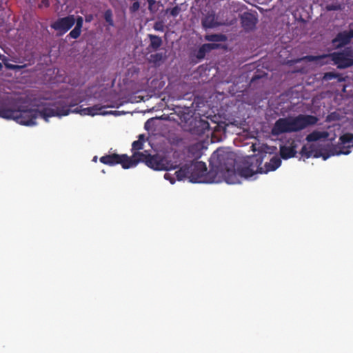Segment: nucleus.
Listing matches in <instances>:
<instances>
[{"label":"nucleus","mask_w":353,"mask_h":353,"mask_svg":"<svg viewBox=\"0 0 353 353\" xmlns=\"http://www.w3.org/2000/svg\"><path fill=\"white\" fill-rule=\"evenodd\" d=\"M263 155L257 154L250 157L236 171L234 154L223 150H216L212 156V168L206 172V165L201 161L194 162L188 166L183 167L175 172L178 180L188 179L193 183H219L225 181L229 184L241 182L242 177L249 178L257 173H267L274 171L281 165L279 157H272L265 168L261 167Z\"/></svg>","instance_id":"1"},{"label":"nucleus","mask_w":353,"mask_h":353,"mask_svg":"<svg viewBox=\"0 0 353 353\" xmlns=\"http://www.w3.org/2000/svg\"><path fill=\"white\" fill-rule=\"evenodd\" d=\"M69 114V110H59L58 106L43 103L23 105L17 110L9 109V113L4 114V119H12L19 124L32 125L36 124L39 116L46 121L51 117H61Z\"/></svg>","instance_id":"2"},{"label":"nucleus","mask_w":353,"mask_h":353,"mask_svg":"<svg viewBox=\"0 0 353 353\" xmlns=\"http://www.w3.org/2000/svg\"><path fill=\"white\" fill-rule=\"evenodd\" d=\"M139 161H145L146 165L156 170H168L172 169V165L161 156H148L143 152L134 153L132 158L126 155H114L103 157L101 161L105 164L121 163L124 169L135 166Z\"/></svg>","instance_id":"3"},{"label":"nucleus","mask_w":353,"mask_h":353,"mask_svg":"<svg viewBox=\"0 0 353 353\" xmlns=\"http://www.w3.org/2000/svg\"><path fill=\"white\" fill-rule=\"evenodd\" d=\"M317 119L313 116H299L295 118L281 119L272 128L273 134L297 131L316 123Z\"/></svg>","instance_id":"4"},{"label":"nucleus","mask_w":353,"mask_h":353,"mask_svg":"<svg viewBox=\"0 0 353 353\" xmlns=\"http://www.w3.org/2000/svg\"><path fill=\"white\" fill-rule=\"evenodd\" d=\"M74 23L76 26L69 35L73 39H77L80 36L83 26V18L81 17L69 15L60 18L54 22L51 26L57 32L58 34L62 35L68 31Z\"/></svg>","instance_id":"5"},{"label":"nucleus","mask_w":353,"mask_h":353,"mask_svg":"<svg viewBox=\"0 0 353 353\" xmlns=\"http://www.w3.org/2000/svg\"><path fill=\"white\" fill-rule=\"evenodd\" d=\"M308 59L320 65L333 61L338 68H344L353 64V51L347 49L341 53H334L323 57H311Z\"/></svg>","instance_id":"6"},{"label":"nucleus","mask_w":353,"mask_h":353,"mask_svg":"<svg viewBox=\"0 0 353 353\" xmlns=\"http://www.w3.org/2000/svg\"><path fill=\"white\" fill-rule=\"evenodd\" d=\"M117 105L116 104H108V105H100L97 104L91 107L88 108H77L73 110H69V113L70 112L79 114L81 116H91L94 117L97 115H102L105 116L108 114H112L114 116H119L121 114V112L119 111H107L105 109L108 108H116ZM64 109L70 110L69 107L63 106V107H58L59 110H63Z\"/></svg>","instance_id":"7"},{"label":"nucleus","mask_w":353,"mask_h":353,"mask_svg":"<svg viewBox=\"0 0 353 353\" xmlns=\"http://www.w3.org/2000/svg\"><path fill=\"white\" fill-rule=\"evenodd\" d=\"M327 133L325 132H319L315 131L312 133L310 134L307 137V141L309 142L307 145H304L301 153L303 156H305L307 158L309 157H321L323 154L321 152L318 151L314 149L313 144L310 143L313 141H316L321 139H325L327 137Z\"/></svg>","instance_id":"8"},{"label":"nucleus","mask_w":353,"mask_h":353,"mask_svg":"<svg viewBox=\"0 0 353 353\" xmlns=\"http://www.w3.org/2000/svg\"><path fill=\"white\" fill-rule=\"evenodd\" d=\"M352 37L353 30H350L340 33L333 41L336 46L339 47L347 43Z\"/></svg>","instance_id":"9"},{"label":"nucleus","mask_w":353,"mask_h":353,"mask_svg":"<svg viewBox=\"0 0 353 353\" xmlns=\"http://www.w3.org/2000/svg\"><path fill=\"white\" fill-rule=\"evenodd\" d=\"M256 18L250 13H244L241 17L242 24L246 29L253 28L256 24Z\"/></svg>","instance_id":"10"},{"label":"nucleus","mask_w":353,"mask_h":353,"mask_svg":"<svg viewBox=\"0 0 353 353\" xmlns=\"http://www.w3.org/2000/svg\"><path fill=\"white\" fill-rule=\"evenodd\" d=\"M340 148H349L353 146V134L347 133L340 137Z\"/></svg>","instance_id":"11"},{"label":"nucleus","mask_w":353,"mask_h":353,"mask_svg":"<svg viewBox=\"0 0 353 353\" xmlns=\"http://www.w3.org/2000/svg\"><path fill=\"white\" fill-rule=\"evenodd\" d=\"M295 153L296 151L294 150V146L293 145H285L281 148V154L282 157L284 159H288L294 157Z\"/></svg>","instance_id":"12"},{"label":"nucleus","mask_w":353,"mask_h":353,"mask_svg":"<svg viewBox=\"0 0 353 353\" xmlns=\"http://www.w3.org/2000/svg\"><path fill=\"white\" fill-rule=\"evenodd\" d=\"M145 142V137L143 135H140L139 140L135 141L132 143V149L134 150H139L143 148V143Z\"/></svg>","instance_id":"13"},{"label":"nucleus","mask_w":353,"mask_h":353,"mask_svg":"<svg viewBox=\"0 0 353 353\" xmlns=\"http://www.w3.org/2000/svg\"><path fill=\"white\" fill-rule=\"evenodd\" d=\"M216 48V45L214 43H207L202 46L200 48V53H205Z\"/></svg>","instance_id":"14"},{"label":"nucleus","mask_w":353,"mask_h":353,"mask_svg":"<svg viewBox=\"0 0 353 353\" xmlns=\"http://www.w3.org/2000/svg\"><path fill=\"white\" fill-rule=\"evenodd\" d=\"M105 21L109 23L110 26H113V21L112 19V13L110 11H106L105 13Z\"/></svg>","instance_id":"15"},{"label":"nucleus","mask_w":353,"mask_h":353,"mask_svg":"<svg viewBox=\"0 0 353 353\" xmlns=\"http://www.w3.org/2000/svg\"><path fill=\"white\" fill-rule=\"evenodd\" d=\"M5 65L7 68L12 70H19L23 67V65H13L7 63H5Z\"/></svg>","instance_id":"16"},{"label":"nucleus","mask_w":353,"mask_h":353,"mask_svg":"<svg viewBox=\"0 0 353 353\" xmlns=\"http://www.w3.org/2000/svg\"><path fill=\"white\" fill-rule=\"evenodd\" d=\"M139 8H140V4H139V1H135L132 4V6L130 7V10L132 12H136L139 9Z\"/></svg>","instance_id":"17"},{"label":"nucleus","mask_w":353,"mask_h":353,"mask_svg":"<svg viewBox=\"0 0 353 353\" xmlns=\"http://www.w3.org/2000/svg\"><path fill=\"white\" fill-rule=\"evenodd\" d=\"M9 113V109H6L0 106V117L4 118V114Z\"/></svg>","instance_id":"18"},{"label":"nucleus","mask_w":353,"mask_h":353,"mask_svg":"<svg viewBox=\"0 0 353 353\" xmlns=\"http://www.w3.org/2000/svg\"><path fill=\"white\" fill-rule=\"evenodd\" d=\"M161 41L158 37H154L152 41V46L158 47L160 46Z\"/></svg>","instance_id":"19"},{"label":"nucleus","mask_w":353,"mask_h":353,"mask_svg":"<svg viewBox=\"0 0 353 353\" xmlns=\"http://www.w3.org/2000/svg\"><path fill=\"white\" fill-rule=\"evenodd\" d=\"M203 23L205 27L210 28L213 26V24L211 23V21H208V19H205Z\"/></svg>","instance_id":"20"},{"label":"nucleus","mask_w":353,"mask_h":353,"mask_svg":"<svg viewBox=\"0 0 353 353\" xmlns=\"http://www.w3.org/2000/svg\"><path fill=\"white\" fill-rule=\"evenodd\" d=\"M164 178H165V179H167V180H169V181H170V183H174V180H173V179L171 177L170 174H169V173H166V174H165V175H164Z\"/></svg>","instance_id":"21"},{"label":"nucleus","mask_w":353,"mask_h":353,"mask_svg":"<svg viewBox=\"0 0 353 353\" xmlns=\"http://www.w3.org/2000/svg\"><path fill=\"white\" fill-rule=\"evenodd\" d=\"M179 13V9L177 8H174L171 10V14L173 16H176Z\"/></svg>","instance_id":"22"},{"label":"nucleus","mask_w":353,"mask_h":353,"mask_svg":"<svg viewBox=\"0 0 353 353\" xmlns=\"http://www.w3.org/2000/svg\"><path fill=\"white\" fill-rule=\"evenodd\" d=\"M349 153H350V151L348 150H341L337 152L338 154H347Z\"/></svg>","instance_id":"23"},{"label":"nucleus","mask_w":353,"mask_h":353,"mask_svg":"<svg viewBox=\"0 0 353 353\" xmlns=\"http://www.w3.org/2000/svg\"><path fill=\"white\" fill-rule=\"evenodd\" d=\"M332 77V74H330V73H328V74H325V76H324V79H331Z\"/></svg>","instance_id":"24"},{"label":"nucleus","mask_w":353,"mask_h":353,"mask_svg":"<svg viewBox=\"0 0 353 353\" xmlns=\"http://www.w3.org/2000/svg\"><path fill=\"white\" fill-rule=\"evenodd\" d=\"M148 3H149V8L151 9L152 6H153V4L154 3V1L148 0Z\"/></svg>","instance_id":"25"},{"label":"nucleus","mask_w":353,"mask_h":353,"mask_svg":"<svg viewBox=\"0 0 353 353\" xmlns=\"http://www.w3.org/2000/svg\"><path fill=\"white\" fill-rule=\"evenodd\" d=\"M92 16H91V15H90V16H88V17H86V18H85V21H90L92 20Z\"/></svg>","instance_id":"26"},{"label":"nucleus","mask_w":353,"mask_h":353,"mask_svg":"<svg viewBox=\"0 0 353 353\" xmlns=\"http://www.w3.org/2000/svg\"><path fill=\"white\" fill-rule=\"evenodd\" d=\"M2 59L1 55L0 54V60ZM2 68V64L0 63V70Z\"/></svg>","instance_id":"27"},{"label":"nucleus","mask_w":353,"mask_h":353,"mask_svg":"<svg viewBox=\"0 0 353 353\" xmlns=\"http://www.w3.org/2000/svg\"><path fill=\"white\" fill-rule=\"evenodd\" d=\"M43 3H45V5H46V6H48V1H46V0H45V1H43Z\"/></svg>","instance_id":"28"},{"label":"nucleus","mask_w":353,"mask_h":353,"mask_svg":"<svg viewBox=\"0 0 353 353\" xmlns=\"http://www.w3.org/2000/svg\"><path fill=\"white\" fill-rule=\"evenodd\" d=\"M326 159H327V157L323 156V159H324V160H326Z\"/></svg>","instance_id":"29"},{"label":"nucleus","mask_w":353,"mask_h":353,"mask_svg":"<svg viewBox=\"0 0 353 353\" xmlns=\"http://www.w3.org/2000/svg\"><path fill=\"white\" fill-rule=\"evenodd\" d=\"M74 105L70 104V107H72V106H74Z\"/></svg>","instance_id":"30"},{"label":"nucleus","mask_w":353,"mask_h":353,"mask_svg":"<svg viewBox=\"0 0 353 353\" xmlns=\"http://www.w3.org/2000/svg\"><path fill=\"white\" fill-rule=\"evenodd\" d=\"M141 99H142V98H141V99H140V101H141ZM136 101H137V102H139V100H137Z\"/></svg>","instance_id":"31"}]
</instances>
